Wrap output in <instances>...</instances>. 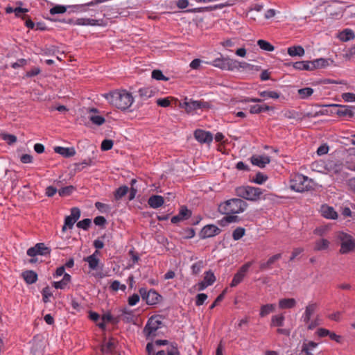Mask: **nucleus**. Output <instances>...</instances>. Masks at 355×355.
I'll return each mask as SVG.
<instances>
[{
    "mask_svg": "<svg viewBox=\"0 0 355 355\" xmlns=\"http://www.w3.org/2000/svg\"><path fill=\"white\" fill-rule=\"evenodd\" d=\"M103 96L111 105L121 110H125L130 107L134 101L132 94L126 90L114 91L105 94Z\"/></svg>",
    "mask_w": 355,
    "mask_h": 355,
    "instance_id": "nucleus-1",
    "label": "nucleus"
},
{
    "mask_svg": "<svg viewBox=\"0 0 355 355\" xmlns=\"http://www.w3.org/2000/svg\"><path fill=\"white\" fill-rule=\"evenodd\" d=\"M248 207L245 201L240 198H232L220 204L219 211L225 215L243 212Z\"/></svg>",
    "mask_w": 355,
    "mask_h": 355,
    "instance_id": "nucleus-2",
    "label": "nucleus"
},
{
    "mask_svg": "<svg viewBox=\"0 0 355 355\" xmlns=\"http://www.w3.org/2000/svg\"><path fill=\"white\" fill-rule=\"evenodd\" d=\"M237 196L250 201H257L262 194V190L258 187L241 186L235 189Z\"/></svg>",
    "mask_w": 355,
    "mask_h": 355,
    "instance_id": "nucleus-3",
    "label": "nucleus"
},
{
    "mask_svg": "<svg viewBox=\"0 0 355 355\" xmlns=\"http://www.w3.org/2000/svg\"><path fill=\"white\" fill-rule=\"evenodd\" d=\"M311 180L302 174L296 175L291 180L290 187L297 192H304L311 189Z\"/></svg>",
    "mask_w": 355,
    "mask_h": 355,
    "instance_id": "nucleus-4",
    "label": "nucleus"
},
{
    "mask_svg": "<svg viewBox=\"0 0 355 355\" xmlns=\"http://www.w3.org/2000/svg\"><path fill=\"white\" fill-rule=\"evenodd\" d=\"M338 239L340 242V252L341 254H347L355 249V241L352 236L344 232H339Z\"/></svg>",
    "mask_w": 355,
    "mask_h": 355,
    "instance_id": "nucleus-5",
    "label": "nucleus"
},
{
    "mask_svg": "<svg viewBox=\"0 0 355 355\" xmlns=\"http://www.w3.org/2000/svg\"><path fill=\"white\" fill-rule=\"evenodd\" d=\"M51 249L46 247L44 243H37L34 247L30 248L27 250V254L31 258L28 260V263H35L37 261V255H48L50 254Z\"/></svg>",
    "mask_w": 355,
    "mask_h": 355,
    "instance_id": "nucleus-6",
    "label": "nucleus"
},
{
    "mask_svg": "<svg viewBox=\"0 0 355 355\" xmlns=\"http://www.w3.org/2000/svg\"><path fill=\"white\" fill-rule=\"evenodd\" d=\"M211 64L222 70L233 71L238 68V61L230 58H218L214 60Z\"/></svg>",
    "mask_w": 355,
    "mask_h": 355,
    "instance_id": "nucleus-7",
    "label": "nucleus"
},
{
    "mask_svg": "<svg viewBox=\"0 0 355 355\" xmlns=\"http://www.w3.org/2000/svg\"><path fill=\"white\" fill-rule=\"evenodd\" d=\"M322 165L325 173L331 175L340 174L344 168L343 162L337 159H328L322 162Z\"/></svg>",
    "mask_w": 355,
    "mask_h": 355,
    "instance_id": "nucleus-8",
    "label": "nucleus"
},
{
    "mask_svg": "<svg viewBox=\"0 0 355 355\" xmlns=\"http://www.w3.org/2000/svg\"><path fill=\"white\" fill-rule=\"evenodd\" d=\"M161 322L155 318H150L144 329V334L147 338L157 336V331L160 327Z\"/></svg>",
    "mask_w": 355,
    "mask_h": 355,
    "instance_id": "nucleus-9",
    "label": "nucleus"
},
{
    "mask_svg": "<svg viewBox=\"0 0 355 355\" xmlns=\"http://www.w3.org/2000/svg\"><path fill=\"white\" fill-rule=\"evenodd\" d=\"M209 106V104L207 102L193 100L185 101L182 105V107L188 113H191L198 109L208 108Z\"/></svg>",
    "mask_w": 355,
    "mask_h": 355,
    "instance_id": "nucleus-10",
    "label": "nucleus"
},
{
    "mask_svg": "<svg viewBox=\"0 0 355 355\" xmlns=\"http://www.w3.org/2000/svg\"><path fill=\"white\" fill-rule=\"evenodd\" d=\"M80 216V209L78 207H73L71 209V214L65 218L62 231L65 232L67 228L71 229L74 223L79 219Z\"/></svg>",
    "mask_w": 355,
    "mask_h": 355,
    "instance_id": "nucleus-11",
    "label": "nucleus"
},
{
    "mask_svg": "<svg viewBox=\"0 0 355 355\" xmlns=\"http://www.w3.org/2000/svg\"><path fill=\"white\" fill-rule=\"evenodd\" d=\"M139 293L148 304H155L158 302L160 295L154 290L147 291L145 288L139 289Z\"/></svg>",
    "mask_w": 355,
    "mask_h": 355,
    "instance_id": "nucleus-12",
    "label": "nucleus"
},
{
    "mask_svg": "<svg viewBox=\"0 0 355 355\" xmlns=\"http://www.w3.org/2000/svg\"><path fill=\"white\" fill-rule=\"evenodd\" d=\"M220 232V230L217 226L214 225H207L200 231V236L201 239H207L218 235Z\"/></svg>",
    "mask_w": 355,
    "mask_h": 355,
    "instance_id": "nucleus-13",
    "label": "nucleus"
},
{
    "mask_svg": "<svg viewBox=\"0 0 355 355\" xmlns=\"http://www.w3.org/2000/svg\"><path fill=\"white\" fill-rule=\"evenodd\" d=\"M281 258L282 254L279 253L270 257L266 261H261L259 263V270L261 271H265L271 269L272 265Z\"/></svg>",
    "mask_w": 355,
    "mask_h": 355,
    "instance_id": "nucleus-14",
    "label": "nucleus"
},
{
    "mask_svg": "<svg viewBox=\"0 0 355 355\" xmlns=\"http://www.w3.org/2000/svg\"><path fill=\"white\" fill-rule=\"evenodd\" d=\"M331 106L338 107L337 110L336 111V114L340 116L352 117L354 115L352 107L351 106L340 105L337 104H334Z\"/></svg>",
    "mask_w": 355,
    "mask_h": 355,
    "instance_id": "nucleus-15",
    "label": "nucleus"
},
{
    "mask_svg": "<svg viewBox=\"0 0 355 355\" xmlns=\"http://www.w3.org/2000/svg\"><path fill=\"white\" fill-rule=\"evenodd\" d=\"M195 138L200 143H210L212 139V135L202 130H196L194 132Z\"/></svg>",
    "mask_w": 355,
    "mask_h": 355,
    "instance_id": "nucleus-16",
    "label": "nucleus"
},
{
    "mask_svg": "<svg viewBox=\"0 0 355 355\" xmlns=\"http://www.w3.org/2000/svg\"><path fill=\"white\" fill-rule=\"evenodd\" d=\"M270 162V159L267 155H254L251 157L252 164L260 168H264Z\"/></svg>",
    "mask_w": 355,
    "mask_h": 355,
    "instance_id": "nucleus-17",
    "label": "nucleus"
},
{
    "mask_svg": "<svg viewBox=\"0 0 355 355\" xmlns=\"http://www.w3.org/2000/svg\"><path fill=\"white\" fill-rule=\"evenodd\" d=\"M98 112V110L96 108L89 109V113L90 114L89 119L92 122V123L97 125H101L105 123V119L101 116L93 114Z\"/></svg>",
    "mask_w": 355,
    "mask_h": 355,
    "instance_id": "nucleus-18",
    "label": "nucleus"
},
{
    "mask_svg": "<svg viewBox=\"0 0 355 355\" xmlns=\"http://www.w3.org/2000/svg\"><path fill=\"white\" fill-rule=\"evenodd\" d=\"M322 216L329 219H336L338 217L337 212L332 207L323 205L321 207Z\"/></svg>",
    "mask_w": 355,
    "mask_h": 355,
    "instance_id": "nucleus-19",
    "label": "nucleus"
},
{
    "mask_svg": "<svg viewBox=\"0 0 355 355\" xmlns=\"http://www.w3.org/2000/svg\"><path fill=\"white\" fill-rule=\"evenodd\" d=\"M164 200V198L161 196L153 195L148 198V204L153 209H157L162 206Z\"/></svg>",
    "mask_w": 355,
    "mask_h": 355,
    "instance_id": "nucleus-20",
    "label": "nucleus"
},
{
    "mask_svg": "<svg viewBox=\"0 0 355 355\" xmlns=\"http://www.w3.org/2000/svg\"><path fill=\"white\" fill-rule=\"evenodd\" d=\"M155 355H180L178 345L173 343L168 345L166 349L158 351Z\"/></svg>",
    "mask_w": 355,
    "mask_h": 355,
    "instance_id": "nucleus-21",
    "label": "nucleus"
},
{
    "mask_svg": "<svg viewBox=\"0 0 355 355\" xmlns=\"http://www.w3.org/2000/svg\"><path fill=\"white\" fill-rule=\"evenodd\" d=\"M54 151L62 155L64 157H70L76 154V150L73 148H65L61 146H56L54 148Z\"/></svg>",
    "mask_w": 355,
    "mask_h": 355,
    "instance_id": "nucleus-22",
    "label": "nucleus"
},
{
    "mask_svg": "<svg viewBox=\"0 0 355 355\" xmlns=\"http://www.w3.org/2000/svg\"><path fill=\"white\" fill-rule=\"evenodd\" d=\"M76 24L82 26H102L103 20H97L89 18H79L76 20Z\"/></svg>",
    "mask_w": 355,
    "mask_h": 355,
    "instance_id": "nucleus-23",
    "label": "nucleus"
},
{
    "mask_svg": "<svg viewBox=\"0 0 355 355\" xmlns=\"http://www.w3.org/2000/svg\"><path fill=\"white\" fill-rule=\"evenodd\" d=\"M24 280L28 284H34L37 280V274L33 270H26L24 272Z\"/></svg>",
    "mask_w": 355,
    "mask_h": 355,
    "instance_id": "nucleus-24",
    "label": "nucleus"
},
{
    "mask_svg": "<svg viewBox=\"0 0 355 355\" xmlns=\"http://www.w3.org/2000/svg\"><path fill=\"white\" fill-rule=\"evenodd\" d=\"M296 305V300L294 298H284L279 301L280 309H291Z\"/></svg>",
    "mask_w": 355,
    "mask_h": 355,
    "instance_id": "nucleus-25",
    "label": "nucleus"
},
{
    "mask_svg": "<svg viewBox=\"0 0 355 355\" xmlns=\"http://www.w3.org/2000/svg\"><path fill=\"white\" fill-rule=\"evenodd\" d=\"M304 49L301 46H293L288 49V54L290 56H300L302 57L304 55Z\"/></svg>",
    "mask_w": 355,
    "mask_h": 355,
    "instance_id": "nucleus-26",
    "label": "nucleus"
},
{
    "mask_svg": "<svg viewBox=\"0 0 355 355\" xmlns=\"http://www.w3.org/2000/svg\"><path fill=\"white\" fill-rule=\"evenodd\" d=\"M97 253L98 251L96 250L93 254L84 259V260L88 263L89 266L92 270H95L98 267L99 259L96 256V254Z\"/></svg>",
    "mask_w": 355,
    "mask_h": 355,
    "instance_id": "nucleus-27",
    "label": "nucleus"
},
{
    "mask_svg": "<svg viewBox=\"0 0 355 355\" xmlns=\"http://www.w3.org/2000/svg\"><path fill=\"white\" fill-rule=\"evenodd\" d=\"M318 346V343L313 341L308 343H303L302 346V352H304L306 355H314L311 351Z\"/></svg>",
    "mask_w": 355,
    "mask_h": 355,
    "instance_id": "nucleus-28",
    "label": "nucleus"
},
{
    "mask_svg": "<svg viewBox=\"0 0 355 355\" xmlns=\"http://www.w3.org/2000/svg\"><path fill=\"white\" fill-rule=\"evenodd\" d=\"M312 65L313 64L311 63V61H300L295 62L293 64V67L300 70L312 71Z\"/></svg>",
    "mask_w": 355,
    "mask_h": 355,
    "instance_id": "nucleus-29",
    "label": "nucleus"
},
{
    "mask_svg": "<svg viewBox=\"0 0 355 355\" xmlns=\"http://www.w3.org/2000/svg\"><path fill=\"white\" fill-rule=\"evenodd\" d=\"M338 37L341 41L347 42L353 40L355 37V34L352 30L347 28L340 33Z\"/></svg>",
    "mask_w": 355,
    "mask_h": 355,
    "instance_id": "nucleus-30",
    "label": "nucleus"
},
{
    "mask_svg": "<svg viewBox=\"0 0 355 355\" xmlns=\"http://www.w3.org/2000/svg\"><path fill=\"white\" fill-rule=\"evenodd\" d=\"M285 318L283 314L272 315L271 318L270 327H283Z\"/></svg>",
    "mask_w": 355,
    "mask_h": 355,
    "instance_id": "nucleus-31",
    "label": "nucleus"
},
{
    "mask_svg": "<svg viewBox=\"0 0 355 355\" xmlns=\"http://www.w3.org/2000/svg\"><path fill=\"white\" fill-rule=\"evenodd\" d=\"M275 310V304H267L265 305H262L260 309L259 315L261 318H263L268 315L269 313L274 312Z\"/></svg>",
    "mask_w": 355,
    "mask_h": 355,
    "instance_id": "nucleus-32",
    "label": "nucleus"
},
{
    "mask_svg": "<svg viewBox=\"0 0 355 355\" xmlns=\"http://www.w3.org/2000/svg\"><path fill=\"white\" fill-rule=\"evenodd\" d=\"M22 3L19 2V6L16 8L8 6L6 8V12L8 14L14 13L15 16L18 18H22Z\"/></svg>",
    "mask_w": 355,
    "mask_h": 355,
    "instance_id": "nucleus-33",
    "label": "nucleus"
},
{
    "mask_svg": "<svg viewBox=\"0 0 355 355\" xmlns=\"http://www.w3.org/2000/svg\"><path fill=\"white\" fill-rule=\"evenodd\" d=\"M313 70L319 68H324L329 65V61L324 58H318L311 61Z\"/></svg>",
    "mask_w": 355,
    "mask_h": 355,
    "instance_id": "nucleus-34",
    "label": "nucleus"
},
{
    "mask_svg": "<svg viewBox=\"0 0 355 355\" xmlns=\"http://www.w3.org/2000/svg\"><path fill=\"white\" fill-rule=\"evenodd\" d=\"M329 242L324 239H320L315 242L314 250L317 251L324 250L328 248Z\"/></svg>",
    "mask_w": 355,
    "mask_h": 355,
    "instance_id": "nucleus-35",
    "label": "nucleus"
},
{
    "mask_svg": "<svg viewBox=\"0 0 355 355\" xmlns=\"http://www.w3.org/2000/svg\"><path fill=\"white\" fill-rule=\"evenodd\" d=\"M0 137L9 145H12L17 141V137L15 135L6 132H0Z\"/></svg>",
    "mask_w": 355,
    "mask_h": 355,
    "instance_id": "nucleus-36",
    "label": "nucleus"
},
{
    "mask_svg": "<svg viewBox=\"0 0 355 355\" xmlns=\"http://www.w3.org/2000/svg\"><path fill=\"white\" fill-rule=\"evenodd\" d=\"M257 44L260 49L266 51H272L275 49V47L270 42L263 40H259Z\"/></svg>",
    "mask_w": 355,
    "mask_h": 355,
    "instance_id": "nucleus-37",
    "label": "nucleus"
},
{
    "mask_svg": "<svg viewBox=\"0 0 355 355\" xmlns=\"http://www.w3.org/2000/svg\"><path fill=\"white\" fill-rule=\"evenodd\" d=\"M216 281V277L212 271L209 270L205 272L203 282H205L208 286L212 285Z\"/></svg>",
    "mask_w": 355,
    "mask_h": 355,
    "instance_id": "nucleus-38",
    "label": "nucleus"
},
{
    "mask_svg": "<svg viewBox=\"0 0 355 355\" xmlns=\"http://www.w3.org/2000/svg\"><path fill=\"white\" fill-rule=\"evenodd\" d=\"M313 93V89L311 87L302 88L298 90V94L302 99L307 98Z\"/></svg>",
    "mask_w": 355,
    "mask_h": 355,
    "instance_id": "nucleus-39",
    "label": "nucleus"
},
{
    "mask_svg": "<svg viewBox=\"0 0 355 355\" xmlns=\"http://www.w3.org/2000/svg\"><path fill=\"white\" fill-rule=\"evenodd\" d=\"M128 187L127 186H121L119 187L114 194V197L116 200H119L124 196L127 194L128 192Z\"/></svg>",
    "mask_w": 355,
    "mask_h": 355,
    "instance_id": "nucleus-40",
    "label": "nucleus"
},
{
    "mask_svg": "<svg viewBox=\"0 0 355 355\" xmlns=\"http://www.w3.org/2000/svg\"><path fill=\"white\" fill-rule=\"evenodd\" d=\"M75 191V187L73 186H67L62 188L58 191V193L60 196H69Z\"/></svg>",
    "mask_w": 355,
    "mask_h": 355,
    "instance_id": "nucleus-41",
    "label": "nucleus"
},
{
    "mask_svg": "<svg viewBox=\"0 0 355 355\" xmlns=\"http://www.w3.org/2000/svg\"><path fill=\"white\" fill-rule=\"evenodd\" d=\"M259 95L265 98H275L277 99L279 97V94L275 91H263L259 92Z\"/></svg>",
    "mask_w": 355,
    "mask_h": 355,
    "instance_id": "nucleus-42",
    "label": "nucleus"
},
{
    "mask_svg": "<svg viewBox=\"0 0 355 355\" xmlns=\"http://www.w3.org/2000/svg\"><path fill=\"white\" fill-rule=\"evenodd\" d=\"M139 94L141 97L148 98L153 96L154 92L151 88L144 87L139 90Z\"/></svg>",
    "mask_w": 355,
    "mask_h": 355,
    "instance_id": "nucleus-43",
    "label": "nucleus"
},
{
    "mask_svg": "<svg viewBox=\"0 0 355 355\" xmlns=\"http://www.w3.org/2000/svg\"><path fill=\"white\" fill-rule=\"evenodd\" d=\"M245 229L243 227H237L233 231L232 238L234 240L237 241L242 238L245 234Z\"/></svg>",
    "mask_w": 355,
    "mask_h": 355,
    "instance_id": "nucleus-44",
    "label": "nucleus"
},
{
    "mask_svg": "<svg viewBox=\"0 0 355 355\" xmlns=\"http://www.w3.org/2000/svg\"><path fill=\"white\" fill-rule=\"evenodd\" d=\"M318 308V304L315 302H310L305 309L304 313L311 317Z\"/></svg>",
    "mask_w": 355,
    "mask_h": 355,
    "instance_id": "nucleus-45",
    "label": "nucleus"
},
{
    "mask_svg": "<svg viewBox=\"0 0 355 355\" xmlns=\"http://www.w3.org/2000/svg\"><path fill=\"white\" fill-rule=\"evenodd\" d=\"M67 10V8L64 6L57 5L51 8L49 10L50 14L55 15V14H61L65 12Z\"/></svg>",
    "mask_w": 355,
    "mask_h": 355,
    "instance_id": "nucleus-46",
    "label": "nucleus"
},
{
    "mask_svg": "<svg viewBox=\"0 0 355 355\" xmlns=\"http://www.w3.org/2000/svg\"><path fill=\"white\" fill-rule=\"evenodd\" d=\"M152 78L157 80L167 81L168 80V78L164 76L160 70H153L152 71Z\"/></svg>",
    "mask_w": 355,
    "mask_h": 355,
    "instance_id": "nucleus-47",
    "label": "nucleus"
},
{
    "mask_svg": "<svg viewBox=\"0 0 355 355\" xmlns=\"http://www.w3.org/2000/svg\"><path fill=\"white\" fill-rule=\"evenodd\" d=\"M110 288L113 291H117L118 290L121 289L122 291H125V288H126V286L124 284H121L120 283V282H119L118 280H114L112 284H111V286H110Z\"/></svg>",
    "mask_w": 355,
    "mask_h": 355,
    "instance_id": "nucleus-48",
    "label": "nucleus"
},
{
    "mask_svg": "<svg viewBox=\"0 0 355 355\" xmlns=\"http://www.w3.org/2000/svg\"><path fill=\"white\" fill-rule=\"evenodd\" d=\"M91 223H92V221L90 219L85 218V219H83V220L79 221L77 223V227L78 228H81L84 230H87L89 227Z\"/></svg>",
    "mask_w": 355,
    "mask_h": 355,
    "instance_id": "nucleus-49",
    "label": "nucleus"
},
{
    "mask_svg": "<svg viewBox=\"0 0 355 355\" xmlns=\"http://www.w3.org/2000/svg\"><path fill=\"white\" fill-rule=\"evenodd\" d=\"M203 267V262L202 261L193 263L191 266L192 273L198 275Z\"/></svg>",
    "mask_w": 355,
    "mask_h": 355,
    "instance_id": "nucleus-50",
    "label": "nucleus"
},
{
    "mask_svg": "<svg viewBox=\"0 0 355 355\" xmlns=\"http://www.w3.org/2000/svg\"><path fill=\"white\" fill-rule=\"evenodd\" d=\"M180 217H181L183 220L189 218L191 215V212L187 207H181L180 212L178 214Z\"/></svg>",
    "mask_w": 355,
    "mask_h": 355,
    "instance_id": "nucleus-51",
    "label": "nucleus"
},
{
    "mask_svg": "<svg viewBox=\"0 0 355 355\" xmlns=\"http://www.w3.org/2000/svg\"><path fill=\"white\" fill-rule=\"evenodd\" d=\"M42 294L43 296V301L45 303L48 302L49 298L52 296V293L51 292L49 286H46L42 289Z\"/></svg>",
    "mask_w": 355,
    "mask_h": 355,
    "instance_id": "nucleus-52",
    "label": "nucleus"
},
{
    "mask_svg": "<svg viewBox=\"0 0 355 355\" xmlns=\"http://www.w3.org/2000/svg\"><path fill=\"white\" fill-rule=\"evenodd\" d=\"M238 217L236 216H232V215H227V216L224 217L221 220L220 223L221 225H224L225 223H234L237 220Z\"/></svg>",
    "mask_w": 355,
    "mask_h": 355,
    "instance_id": "nucleus-53",
    "label": "nucleus"
},
{
    "mask_svg": "<svg viewBox=\"0 0 355 355\" xmlns=\"http://www.w3.org/2000/svg\"><path fill=\"white\" fill-rule=\"evenodd\" d=\"M207 299V295L205 293H200L196 296V305L201 306L204 304L205 301Z\"/></svg>",
    "mask_w": 355,
    "mask_h": 355,
    "instance_id": "nucleus-54",
    "label": "nucleus"
},
{
    "mask_svg": "<svg viewBox=\"0 0 355 355\" xmlns=\"http://www.w3.org/2000/svg\"><path fill=\"white\" fill-rule=\"evenodd\" d=\"M113 146V141L111 139H105L101 143V149L103 150H110Z\"/></svg>",
    "mask_w": 355,
    "mask_h": 355,
    "instance_id": "nucleus-55",
    "label": "nucleus"
},
{
    "mask_svg": "<svg viewBox=\"0 0 355 355\" xmlns=\"http://www.w3.org/2000/svg\"><path fill=\"white\" fill-rule=\"evenodd\" d=\"M267 179L268 177L266 175H263L261 173H257L255 178L254 179V182H256L257 184H261L264 182H266Z\"/></svg>",
    "mask_w": 355,
    "mask_h": 355,
    "instance_id": "nucleus-56",
    "label": "nucleus"
},
{
    "mask_svg": "<svg viewBox=\"0 0 355 355\" xmlns=\"http://www.w3.org/2000/svg\"><path fill=\"white\" fill-rule=\"evenodd\" d=\"M342 98L346 102H355V94L354 93H343Z\"/></svg>",
    "mask_w": 355,
    "mask_h": 355,
    "instance_id": "nucleus-57",
    "label": "nucleus"
},
{
    "mask_svg": "<svg viewBox=\"0 0 355 355\" xmlns=\"http://www.w3.org/2000/svg\"><path fill=\"white\" fill-rule=\"evenodd\" d=\"M101 320H103L105 322H112V323H117L118 320L114 319L112 315L110 313H106L103 315L101 318Z\"/></svg>",
    "mask_w": 355,
    "mask_h": 355,
    "instance_id": "nucleus-58",
    "label": "nucleus"
},
{
    "mask_svg": "<svg viewBox=\"0 0 355 355\" xmlns=\"http://www.w3.org/2000/svg\"><path fill=\"white\" fill-rule=\"evenodd\" d=\"M156 103L159 106H161L163 107H166L169 106L170 103H171L168 98H159L157 100Z\"/></svg>",
    "mask_w": 355,
    "mask_h": 355,
    "instance_id": "nucleus-59",
    "label": "nucleus"
},
{
    "mask_svg": "<svg viewBox=\"0 0 355 355\" xmlns=\"http://www.w3.org/2000/svg\"><path fill=\"white\" fill-rule=\"evenodd\" d=\"M329 151V146L327 144L321 145L317 150V154L320 156L326 155Z\"/></svg>",
    "mask_w": 355,
    "mask_h": 355,
    "instance_id": "nucleus-60",
    "label": "nucleus"
},
{
    "mask_svg": "<svg viewBox=\"0 0 355 355\" xmlns=\"http://www.w3.org/2000/svg\"><path fill=\"white\" fill-rule=\"evenodd\" d=\"M57 191L58 190L55 187L53 186H49L46 189L45 194L48 197H53L57 193Z\"/></svg>",
    "mask_w": 355,
    "mask_h": 355,
    "instance_id": "nucleus-61",
    "label": "nucleus"
},
{
    "mask_svg": "<svg viewBox=\"0 0 355 355\" xmlns=\"http://www.w3.org/2000/svg\"><path fill=\"white\" fill-rule=\"evenodd\" d=\"M123 321H125L126 322H129L132 320V315L131 314V311H129L126 309H123Z\"/></svg>",
    "mask_w": 355,
    "mask_h": 355,
    "instance_id": "nucleus-62",
    "label": "nucleus"
},
{
    "mask_svg": "<svg viewBox=\"0 0 355 355\" xmlns=\"http://www.w3.org/2000/svg\"><path fill=\"white\" fill-rule=\"evenodd\" d=\"M139 301V296L137 294H134L128 298V304L130 306L135 305Z\"/></svg>",
    "mask_w": 355,
    "mask_h": 355,
    "instance_id": "nucleus-63",
    "label": "nucleus"
},
{
    "mask_svg": "<svg viewBox=\"0 0 355 355\" xmlns=\"http://www.w3.org/2000/svg\"><path fill=\"white\" fill-rule=\"evenodd\" d=\"M94 223L96 225L102 226L106 223V220L105 217L99 216L94 218Z\"/></svg>",
    "mask_w": 355,
    "mask_h": 355,
    "instance_id": "nucleus-64",
    "label": "nucleus"
}]
</instances>
